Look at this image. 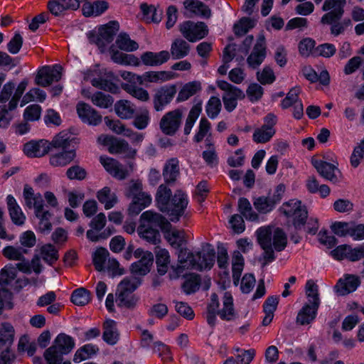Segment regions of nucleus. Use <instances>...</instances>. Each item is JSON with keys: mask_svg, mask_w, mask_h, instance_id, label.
<instances>
[{"mask_svg": "<svg viewBox=\"0 0 364 364\" xmlns=\"http://www.w3.org/2000/svg\"><path fill=\"white\" fill-rule=\"evenodd\" d=\"M155 254L157 271L159 274L164 275L167 272L168 264L170 263L169 252L166 249L156 247Z\"/></svg>", "mask_w": 364, "mask_h": 364, "instance_id": "44", "label": "nucleus"}, {"mask_svg": "<svg viewBox=\"0 0 364 364\" xmlns=\"http://www.w3.org/2000/svg\"><path fill=\"white\" fill-rule=\"evenodd\" d=\"M188 203L187 195L181 190L176 191L168 205L167 210H164L171 222L176 223L184 214Z\"/></svg>", "mask_w": 364, "mask_h": 364, "instance_id": "6", "label": "nucleus"}, {"mask_svg": "<svg viewBox=\"0 0 364 364\" xmlns=\"http://www.w3.org/2000/svg\"><path fill=\"white\" fill-rule=\"evenodd\" d=\"M178 75L171 71H148L141 77H137V81L140 83L148 82H163L175 79Z\"/></svg>", "mask_w": 364, "mask_h": 364, "instance_id": "24", "label": "nucleus"}, {"mask_svg": "<svg viewBox=\"0 0 364 364\" xmlns=\"http://www.w3.org/2000/svg\"><path fill=\"white\" fill-rule=\"evenodd\" d=\"M179 31L189 42L198 41L208 33L205 24H180Z\"/></svg>", "mask_w": 364, "mask_h": 364, "instance_id": "15", "label": "nucleus"}, {"mask_svg": "<svg viewBox=\"0 0 364 364\" xmlns=\"http://www.w3.org/2000/svg\"><path fill=\"white\" fill-rule=\"evenodd\" d=\"M360 284V279L358 276L345 274L338 281L335 288L339 295L344 296L355 291Z\"/></svg>", "mask_w": 364, "mask_h": 364, "instance_id": "17", "label": "nucleus"}, {"mask_svg": "<svg viewBox=\"0 0 364 364\" xmlns=\"http://www.w3.org/2000/svg\"><path fill=\"white\" fill-rule=\"evenodd\" d=\"M140 11L143 16V19L147 21L151 19L150 23H160L162 20L163 11L152 4L141 3L140 4Z\"/></svg>", "mask_w": 364, "mask_h": 364, "instance_id": "34", "label": "nucleus"}, {"mask_svg": "<svg viewBox=\"0 0 364 364\" xmlns=\"http://www.w3.org/2000/svg\"><path fill=\"white\" fill-rule=\"evenodd\" d=\"M306 294L309 304L315 305L316 307H318L320 300L318 293V287L312 280L307 281L306 284Z\"/></svg>", "mask_w": 364, "mask_h": 364, "instance_id": "63", "label": "nucleus"}, {"mask_svg": "<svg viewBox=\"0 0 364 364\" xmlns=\"http://www.w3.org/2000/svg\"><path fill=\"white\" fill-rule=\"evenodd\" d=\"M36 218L39 220L38 229L41 232H49L52 228L50 223L51 213L43 208L42 210L35 213Z\"/></svg>", "mask_w": 364, "mask_h": 364, "instance_id": "52", "label": "nucleus"}, {"mask_svg": "<svg viewBox=\"0 0 364 364\" xmlns=\"http://www.w3.org/2000/svg\"><path fill=\"white\" fill-rule=\"evenodd\" d=\"M134 257L139 260L132 264V272L140 276H144L148 274L153 264V254L142 248H137L134 251Z\"/></svg>", "mask_w": 364, "mask_h": 364, "instance_id": "10", "label": "nucleus"}, {"mask_svg": "<svg viewBox=\"0 0 364 364\" xmlns=\"http://www.w3.org/2000/svg\"><path fill=\"white\" fill-rule=\"evenodd\" d=\"M215 257L213 249H203L195 254L193 269L200 271L210 269L215 263Z\"/></svg>", "mask_w": 364, "mask_h": 364, "instance_id": "16", "label": "nucleus"}, {"mask_svg": "<svg viewBox=\"0 0 364 364\" xmlns=\"http://www.w3.org/2000/svg\"><path fill=\"white\" fill-rule=\"evenodd\" d=\"M190 51V45L182 38H176L171 46L170 52L173 59H181L187 56Z\"/></svg>", "mask_w": 364, "mask_h": 364, "instance_id": "38", "label": "nucleus"}, {"mask_svg": "<svg viewBox=\"0 0 364 364\" xmlns=\"http://www.w3.org/2000/svg\"><path fill=\"white\" fill-rule=\"evenodd\" d=\"M98 351L99 348L97 346L91 343L85 344L76 350L73 357V361L77 363H80L91 358Z\"/></svg>", "mask_w": 364, "mask_h": 364, "instance_id": "46", "label": "nucleus"}, {"mask_svg": "<svg viewBox=\"0 0 364 364\" xmlns=\"http://www.w3.org/2000/svg\"><path fill=\"white\" fill-rule=\"evenodd\" d=\"M182 118L183 112L180 109L166 112L159 122L161 132L166 135H174L181 127Z\"/></svg>", "mask_w": 364, "mask_h": 364, "instance_id": "8", "label": "nucleus"}, {"mask_svg": "<svg viewBox=\"0 0 364 364\" xmlns=\"http://www.w3.org/2000/svg\"><path fill=\"white\" fill-rule=\"evenodd\" d=\"M176 87L174 85H165L156 90L153 97V105L156 111H162L168 105L176 94Z\"/></svg>", "mask_w": 364, "mask_h": 364, "instance_id": "12", "label": "nucleus"}, {"mask_svg": "<svg viewBox=\"0 0 364 364\" xmlns=\"http://www.w3.org/2000/svg\"><path fill=\"white\" fill-rule=\"evenodd\" d=\"M346 0H325L322 9L328 11L325 14L320 23H341L344 14ZM342 23H352L350 19H345Z\"/></svg>", "mask_w": 364, "mask_h": 364, "instance_id": "4", "label": "nucleus"}, {"mask_svg": "<svg viewBox=\"0 0 364 364\" xmlns=\"http://www.w3.org/2000/svg\"><path fill=\"white\" fill-rule=\"evenodd\" d=\"M6 205L11 221L16 225H23L26 221V215L12 195L7 196Z\"/></svg>", "mask_w": 364, "mask_h": 364, "instance_id": "28", "label": "nucleus"}, {"mask_svg": "<svg viewBox=\"0 0 364 364\" xmlns=\"http://www.w3.org/2000/svg\"><path fill=\"white\" fill-rule=\"evenodd\" d=\"M97 198L104 205L106 210L111 209L117 203L116 194L112 191L109 187L105 186L97 191Z\"/></svg>", "mask_w": 364, "mask_h": 364, "instance_id": "37", "label": "nucleus"}, {"mask_svg": "<svg viewBox=\"0 0 364 364\" xmlns=\"http://www.w3.org/2000/svg\"><path fill=\"white\" fill-rule=\"evenodd\" d=\"M220 294L223 303L221 308H220L219 296L216 293L210 295V302L208 304L206 320L211 326L215 324L217 315L221 319L228 321L233 320L236 316L231 293L221 291Z\"/></svg>", "mask_w": 364, "mask_h": 364, "instance_id": "2", "label": "nucleus"}, {"mask_svg": "<svg viewBox=\"0 0 364 364\" xmlns=\"http://www.w3.org/2000/svg\"><path fill=\"white\" fill-rule=\"evenodd\" d=\"M53 345L63 354H68L75 348V342L73 337L62 333L55 337Z\"/></svg>", "mask_w": 364, "mask_h": 364, "instance_id": "35", "label": "nucleus"}, {"mask_svg": "<svg viewBox=\"0 0 364 364\" xmlns=\"http://www.w3.org/2000/svg\"><path fill=\"white\" fill-rule=\"evenodd\" d=\"M171 196V191L166 185L161 184L159 186L156 195V201L159 209L161 212L167 210L168 205L169 204Z\"/></svg>", "mask_w": 364, "mask_h": 364, "instance_id": "43", "label": "nucleus"}, {"mask_svg": "<svg viewBox=\"0 0 364 364\" xmlns=\"http://www.w3.org/2000/svg\"><path fill=\"white\" fill-rule=\"evenodd\" d=\"M74 150H63L53 153L50 156V164L54 167H62L69 164L75 158Z\"/></svg>", "mask_w": 364, "mask_h": 364, "instance_id": "30", "label": "nucleus"}, {"mask_svg": "<svg viewBox=\"0 0 364 364\" xmlns=\"http://www.w3.org/2000/svg\"><path fill=\"white\" fill-rule=\"evenodd\" d=\"M281 210L287 218L292 220L294 225L297 229L304 225L308 218L306 206L296 199L283 203Z\"/></svg>", "mask_w": 364, "mask_h": 364, "instance_id": "3", "label": "nucleus"}, {"mask_svg": "<svg viewBox=\"0 0 364 364\" xmlns=\"http://www.w3.org/2000/svg\"><path fill=\"white\" fill-rule=\"evenodd\" d=\"M163 232L168 243L176 249L180 248L185 242V233L183 230L172 228L171 225V228Z\"/></svg>", "mask_w": 364, "mask_h": 364, "instance_id": "41", "label": "nucleus"}, {"mask_svg": "<svg viewBox=\"0 0 364 364\" xmlns=\"http://www.w3.org/2000/svg\"><path fill=\"white\" fill-rule=\"evenodd\" d=\"M14 330L13 326L4 323L0 326V343L10 346L14 341Z\"/></svg>", "mask_w": 364, "mask_h": 364, "instance_id": "62", "label": "nucleus"}, {"mask_svg": "<svg viewBox=\"0 0 364 364\" xmlns=\"http://www.w3.org/2000/svg\"><path fill=\"white\" fill-rule=\"evenodd\" d=\"M141 284V279L135 275L125 277L118 285L117 291L132 293Z\"/></svg>", "mask_w": 364, "mask_h": 364, "instance_id": "55", "label": "nucleus"}, {"mask_svg": "<svg viewBox=\"0 0 364 364\" xmlns=\"http://www.w3.org/2000/svg\"><path fill=\"white\" fill-rule=\"evenodd\" d=\"M222 108L220 100L217 97H211L205 105V112L210 119L216 118Z\"/></svg>", "mask_w": 364, "mask_h": 364, "instance_id": "64", "label": "nucleus"}, {"mask_svg": "<svg viewBox=\"0 0 364 364\" xmlns=\"http://www.w3.org/2000/svg\"><path fill=\"white\" fill-rule=\"evenodd\" d=\"M238 210L247 220L257 221L258 220V215L253 210L250 201L245 198L239 199Z\"/></svg>", "mask_w": 364, "mask_h": 364, "instance_id": "51", "label": "nucleus"}, {"mask_svg": "<svg viewBox=\"0 0 364 364\" xmlns=\"http://www.w3.org/2000/svg\"><path fill=\"white\" fill-rule=\"evenodd\" d=\"M108 149L112 154H124L130 157H133L136 154V151L131 148L125 140L115 138L111 141Z\"/></svg>", "mask_w": 364, "mask_h": 364, "instance_id": "40", "label": "nucleus"}, {"mask_svg": "<svg viewBox=\"0 0 364 364\" xmlns=\"http://www.w3.org/2000/svg\"><path fill=\"white\" fill-rule=\"evenodd\" d=\"M100 161L105 170L117 179H124L129 174L127 168L114 159L102 156Z\"/></svg>", "mask_w": 364, "mask_h": 364, "instance_id": "20", "label": "nucleus"}, {"mask_svg": "<svg viewBox=\"0 0 364 364\" xmlns=\"http://www.w3.org/2000/svg\"><path fill=\"white\" fill-rule=\"evenodd\" d=\"M40 258L51 265L58 259V251L52 245H46L40 250Z\"/></svg>", "mask_w": 364, "mask_h": 364, "instance_id": "57", "label": "nucleus"}, {"mask_svg": "<svg viewBox=\"0 0 364 364\" xmlns=\"http://www.w3.org/2000/svg\"><path fill=\"white\" fill-rule=\"evenodd\" d=\"M63 355L62 352L52 345L45 350L43 357L48 364H62L63 363Z\"/></svg>", "mask_w": 364, "mask_h": 364, "instance_id": "59", "label": "nucleus"}, {"mask_svg": "<svg viewBox=\"0 0 364 364\" xmlns=\"http://www.w3.org/2000/svg\"><path fill=\"white\" fill-rule=\"evenodd\" d=\"M265 56V41L264 36H261L258 38L252 52L247 58V63L250 67L256 68L263 62Z\"/></svg>", "mask_w": 364, "mask_h": 364, "instance_id": "25", "label": "nucleus"}, {"mask_svg": "<svg viewBox=\"0 0 364 364\" xmlns=\"http://www.w3.org/2000/svg\"><path fill=\"white\" fill-rule=\"evenodd\" d=\"M80 0H52L48 4L50 14L60 16L67 10H77L80 7Z\"/></svg>", "mask_w": 364, "mask_h": 364, "instance_id": "21", "label": "nucleus"}, {"mask_svg": "<svg viewBox=\"0 0 364 364\" xmlns=\"http://www.w3.org/2000/svg\"><path fill=\"white\" fill-rule=\"evenodd\" d=\"M180 174L179 161L177 158L167 160L163 168V176L166 183H173Z\"/></svg>", "mask_w": 364, "mask_h": 364, "instance_id": "32", "label": "nucleus"}, {"mask_svg": "<svg viewBox=\"0 0 364 364\" xmlns=\"http://www.w3.org/2000/svg\"><path fill=\"white\" fill-rule=\"evenodd\" d=\"M140 225L160 228L162 231L171 228L170 222L165 217L151 210L145 211L141 215Z\"/></svg>", "mask_w": 364, "mask_h": 364, "instance_id": "13", "label": "nucleus"}, {"mask_svg": "<svg viewBox=\"0 0 364 364\" xmlns=\"http://www.w3.org/2000/svg\"><path fill=\"white\" fill-rule=\"evenodd\" d=\"M109 7L108 3L105 1L97 0L92 3H84L82 11L86 17L98 16L103 14Z\"/></svg>", "mask_w": 364, "mask_h": 364, "instance_id": "31", "label": "nucleus"}, {"mask_svg": "<svg viewBox=\"0 0 364 364\" xmlns=\"http://www.w3.org/2000/svg\"><path fill=\"white\" fill-rule=\"evenodd\" d=\"M312 164L322 177L333 183L340 182L341 171L335 165L322 160H314Z\"/></svg>", "mask_w": 364, "mask_h": 364, "instance_id": "14", "label": "nucleus"}, {"mask_svg": "<svg viewBox=\"0 0 364 364\" xmlns=\"http://www.w3.org/2000/svg\"><path fill=\"white\" fill-rule=\"evenodd\" d=\"M91 300L90 293L86 289L81 287L73 291L71 295L72 302L77 306H85Z\"/></svg>", "mask_w": 364, "mask_h": 364, "instance_id": "56", "label": "nucleus"}, {"mask_svg": "<svg viewBox=\"0 0 364 364\" xmlns=\"http://www.w3.org/2000/svg\"><path fill=\"white\" fill-rule=\"evenodd\" d=\"M277 203L271 197H258L253 201L256 210L261 213H267L272 211Z\"/></svg>", "mask_w": 364, "mask_h": 364, "instance_id": "53", "label": "nucleus"}, {"mask_svg": "<svg viewBox=\"0 0 364 364\" xmlns=\"http://www.w3.org/2000/svg\"><path fill=\"white\" fill-rule=\"evenodd\" d=\"M318 309L315 305L306 304L298 313L296 322L300 325L310 323L316 318Z\"/></svg>", "mask_w": 364, "mask_h": 364, "instance_id": "39", "label": "nucleus"}, {"mask_svg": "<svg viewBox=\"0 0 364 364\" xmlns=\"http://www.w3.org/2000/svg\"><path fill=\"white\" fill-rule=\"evenodd\" d=\"M76 109L79 117L85 123L97 125L102 121V116L90 105L85 102H79Z\"/></svg>", "mask_w": 364, "mask_h": 364, "instance_id": "18", "label": "nucleus"}, {"mask_svg": "<svg viewBox=\"0 0 364 364\" xmlns=\"http://www.w3.org/2000/svg\"><path fill=\"white\" fill-rule=\"evenodd\" d=\"M202 111L201 103L195 105L189 111L184 126V134L188 135Z\"/></svg>", "mask_w": 364, "mask_h": 364, "instance_id": "54", "label": "nucleus"}, {"mask_svg": "<svg viewBox=\"0 0 364 364\" xmlns=\"http://www.w3.org/2000/svg\"><path fill=\"white\" fill-rule=\"evenodd\" d=\"M112 60L116 63L124 65L139 66L140 65V60L135 55L119 51H114L112 53Z\"/></svg>", "mask_w": 364, "mask_h": 364, "instance_id": "50", "label": "nucleus"}, {"mask_svg": "<svg viewBox=\"0 0 364 364\" xmlns=\"http://www.w3.org/2000/svg\"><path fill=\"white\" fill-rule=\"evenodd\" d=\"M118 31V24H102L99 26L97 32L90 31L87 38L90 43H95L99 47H104L113 41Z\"/></svg>", "mask_w": 364, "mask_h": 364, "instance_id": "7", "label": "nucleus"}, {"mask_svg": "<svg viewBox=\"0 0 364 364\" xmlns=\"http://www.w3.org/2000/svg\"><path fill=\"white\" fill-rule=\"evenodd\" d=\"M139 237L151 244H156L160 240L158 229L140 225L137 230Z\"/></svg>", "mask_w": 364, "mask_h": 364, "instance_id": "47", "label": "nucleus"}, {"mask_svg": "<svg viewBox=\"0 0 364 364\" xmlns=\"http://www.w3.org/2000/svg\"><path fill=\"white\" fill-rule=\"evenodd\" d=\"M183 5L187 11L202 18L208 19L211 16L210 9L199 0H186Z\"/></svg>", "mask_w": 364, "mask_h": 364, "instance_id": "29", "label": "nucleus"}, {"mask_svg": "<svg viewBox=\"0 0 364 364\" xmlns=\"http://www.w3.org/2000/svg\"><path fill=\"white\" fill-rule=\"evenodd\" d=\"M170 59V53L162 50L158 53L146 51L141 54V60L144 65L147 66H159L166 63Z\"/></svg>", "mask_w": 364, "mask_h": 364, "instance_id": "26", "label": "nucleus"}, {"mask_svg": "<svg viewBox=\"0 0 364 364\" xmlns=\"http://www.w3.org/2000/svg\"><path fill=\"white\" fill-rule=\"evenodd\" d=\"M62 70L60 65L44 66L38 71L35 82L40 86L48 87L53 82H58L61 79Z\"/></svg>", "mask_w": 364, "mask_h": 364, "instance_id": "11", "label": "nucleus"}, {"mask_svg": "<svg viewBox=\"0 0 364 364\" xmlns=\"http://www.w3.org/2000/svg\"><path fill=\"white\" fill-rule=\"evenodd\" d=\"M114 110L118 117L122 119H128L134 117L136 107L131 102L121 100L115 103Z\"/></svg>", "mask_w": 364, "mask_h": 364, "instance_id": "36", "label": "nucleus"}, {"mask_svg": "<svg viewBox=\"0 0 364 364\" xmlns=\"http://www.w3.org/2000/svg\"><path fill=\"white\" fill-rule=\"evenodd\" d=\"M244 267V258L240 252H235L232 259V279L235 285H237Z\"/></svg>", "mask_w": 364, "mask_h": 364, "instance_id": "48", "label": "nucleus"}, {"mask_svg": "<svg viewBox=\"0 0 364 364\" xmlns=\"http://www.w3.org/2000/svg\"><path fill=\"white\" fill-rule=\"evenodd\" d=\"M200 90L201 83L199 81H192L186 83L179 91L176 100L179 102H184L196 95Z\"/></svg>", "mask_w": 364, "mask_h": 364, "instance_id": "42", "label": "nucleus"}, {"mask_svg": "<svg viewBox=\"0 0 364 364\" xmlns=\"http://www.w3.org/2000/svg\"><path fill=\"white\" fill-rule=\"evenodd\" d=\"M91 101L97 107L100 108H109L114 102V100L109 95L104 94L101 92L95 93L91 97Z\"/></svg>", "mask_w": 364, "mask_h": 364, "instance_id": "61", "label": "nucleus"}, {"mask_svg": "<svg viewBox=\"0 0 364 364\" xmlns=\"http://www.w3.org/2000/svg\"><path fill=\"white\" fill-rule=\"evenodd\" d=\"M195 254L191 253L187 249H180L178 254V264L172 267L176 274L179 277L184 274L185 269H193Z\"/></svg>", "mask_w": 364, "mask_h": 364, "instance_id": "27", "label": "nucleus"}, {"mask_svg": "<svg viewBox=\"0 0 364 364\" xmlns=\"http://www.w3.org/2000/svg\"><path fill=\"white\" fill-rule=\"evenodd\" d=\"M264 124L256 128L252 134V140L257 144L269 142L276 134L275 125L277 123V117L273 113L267 114L263 118Z\"/></svg>", "mask_w": 364, "mask_h": 364, "instance_id": "5", "label": "nucleus"}, {"mask_svg": "<svg viewBox=\"0 0 364 364\" xmlns=\"http://www.w3.org/2000/svg\"><path fill=\"white\" fill-rule=\"evenodd\" d=\"M332 257L338 260L348 259L352 262L360 259V246L353 248L348 245L338 246L331 252Z\"/></svg>", "mask_w": 364, "mask_h": 364, "instance_id": "22", "label": "nucleus"}, {"mask_svg": "<svg viewBox=\"0 0 364 364\" xmlns=\"http://www.w3.org/2000/svg\"><path fill=\"white\" fill-rule=\"evenodd\" d=\"M28 250L24 247L8 246L3 250V255L5 257L11 260L21 261L23 260L24 255Z\"/></svg>", "mask_w": 364, "mask_h": 364, "instance_id": "58", "label": "nucleus"}, {"mask_svg": "<svg viewBox=\"0 0 364 364\" xmlns=\"http://www.w3.org/2000/svg\"><path fill=\"white\" fill-rule=\"evenodd\" d=\"M217 85L225 92L223 100L225 109L232 112L237 106V100L245 97L242 91L224 80H218Z\"/></svg>", "mask_w": 364, "mask_h": 364, "instance_id": "9", "label": "nucleus"}, {"mask_svg": "<svg viewBox=\"0 0 364 364\" xmlns=\"http://www.w3.org/2000/svg\"><path fill=\"white\" fill-rule=\"evenodd\" d=\"M256 234L257 241L264 250L262 257L264 262L263 265H266L275 259L272 246L278 252L283 250L287 246L286 234L279 228L261 227L257 230Z\"/></svg>", "mask_w": 364, "mask_h": 364, "instance_id": "1", "label": "nucleus"}, {"mask_svg": "<svg viewBox=\"0 0 364 364\" xmlns=\"http://www.w3.org/2000/svg\"><path fill=\"white\" fill-rule=\"evenodd\" d=\"M117 46L122 50L126 52L135 51L139 48L138 43L132 40L126 33H120L116 39Z\"/></svg>", "mask_w": 364, "mask_h": 364, "instance_id": "49", "label": "nucleus"}, {"mask_svg": "<svg viewBox=\"0 0 364 364\" xmlns=\"http://www.w3.org/2000/svg\"><path fill=\"white\" fill-rule=\"evenodd\" d=\"M122 86L127 93L140 101L146 102L149 99L148 92L141 87L129 84H123Z\"/></svg>", "mask_w": 364, "mask_h": 364, "instance_id": "60", "label": "nucleus"}, {"mask_svg": "<svg viewBox=\"0 0 364 364\" xmlns=\"http://www.w3.org/2000/svg\"><path fill=\"white\" fill-rule=\"evenodd\" d=\"M50 149V144L45 139L31 141L23 146V152L29 157L43 156L48 153Z\"/></svg>", "mask_w": 364, "mask_h": 364, "instance_id": "19", "label": "nucleus"}, {"mask_svg": "<svg viewBox=\"0 0 364 364\" xmlns=\"http://www.w3.org/2000/svg\"><path fill=\"white\" fill-rule=\"evenodd\" d=\"M151 196L148 193L142 191L133 198L132 203L129 208V213L138 215L144 208L151 204Z\"/></svg>", "mask_w": 364, "mask_h": 364, "instance_id": "33", "label": "nucleus"}, {"mask_svg": "<svg viewBox=\"0 0 364 364\" xmlns=\"http://www.w3.org/2000/svg\"><path fill=\"white\" fill-rule=\"evenodd\" d=\"M103 340L109 345H114L119 340V333L116 323L112 320H107L104 323Z\"/></svg>", "mask_w": 364, "mask_h": 364, "instance_id": "45", "label": "nucleus"}, {"mask_svg": "<svg viewBox=\"0 0 364 364\" xmlns=\"http://www.w3.org/2000/svg\"><path fill=\"white\" fill-rule=\"evenodd\" d=\"M25 205L28 208H34V213L45 208L41 193H35L28 185H25L23 191Z\"/></svg>", "mask_w": 364, "mask_h": 364, "instance_id": "23", "label": "nucleus"}]
</instances>
